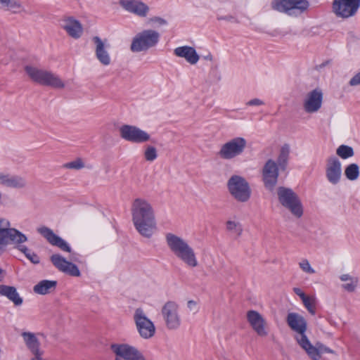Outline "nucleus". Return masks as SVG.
<instances>
[{
	"label": "nucleus",
	"instance_id": "nucleus-1",
	"mask_svg": "<svg viewBox=\"0 0 360 360\" xmlns=\"http://www.w3.org/2000/svg\"><path fill=\"white\" fill-rule=\"evenodd\" d=\"M132 221L137 231L146 238L153 234L156 223L151 205L146 200L137 198L131 207Z\"/></svg>",
	"mask_w": 360,
	"mask_h": 360
},
{
	"label": "nucleus",
	"instance_id": "nucleus-2",
	"mask_svg": "<svg viewBox=\"0 0 360 360\" xmlns=\"http://www.w3.org/2000/svg\"><path fill=\"white\" fill-rule=\"evenodd\" d=\"M25 71L33 82L41 85L49 86L55 89H62L65 86V84L61 79L51 71L39 69L32 65H26Z\"/></svg>",
	"mask_w": 360,
	"mask_h": 360
},
{
	"label": "nucleus",
	"instance_id": "nucleus-3",
	"mask_svg": "<svg viewBox=\"0 0 360 360\" xmlns=\"http://www.w3.org/2000/svg\"><path fill=\"white\" fill-rule=\"evenodd\" d=\"M230 195L239 202H247L251 197L252 190L248 181L240 175L231 176L227 181Z\"/></svg>",
	"mask_w": 360,
	"mask_h": 360
},
{
	"label": "nucleus",
	"instance_id": "nucleus-4",
	"mask_svg": "<svg viewBox=\"0 0 360 360\" xmlns=\"http://www.w3.org/2000/svg\"><path fill=\"white\" fill-rule=\"evenodd\" d=\"M280 203L288 208L292 214L300 218L303 214L302 205L297 195L289 188L280 186L277 189Z\"/></svg>",
	"mask_w": 360,
	"mask_h": 360
},
{
	"label": "nucleus",
	"instance_id": "nucleus-5",
	"mask_svg": "<svg viewBox=\"0 0 360 360\" xmlns=\"http://www.w3.org/2000/svg\"><path fill=\"white\" fill-rule=\"evenodd\" d=\"M271 8L289 15H298L307 11L309 7L307 0H274Z\"/></svg>",
	"mask_w": 360,
	"mask_h": 360
},
{
	"label": "nucleus",
	"instance_id": "nucleus-6",
	"mask_svg": "<svg viewBox=\"0 0 360 360\" xmlns=\"http://www.w3.org/2000/svg\"><path fill=\"white\" fill-rule=\"evenodd\" d=\"M160 34L153 30H146L133 38L131 44L132 52H141L155 46L159 41Z\"/></svg>",
	"mask_w": 360,
	"mask_h": 360
},
{
	"label": "nucleus",
	"instance_id": "nucleus-7",
	"mask_svg": "<svg viewBox=\"0 0 360 360\" xmlns=\"http://www.w3.org/2000/svg\"><path fill=\"white\" fill-rule=\"evenodd\" d=\"M360 8V0H333L331 11L337 18L347 20L354 17Z\"/></svg>",
	"mask_w": 360,
	"mask_h": 360
},
{
	"label": "nucleus",
	"instance_id": "nucleus-8",
	"mask_svg": "<svg viewBox=\"0 0 360 360\" xmlns=\"http://www.w3.org/2000/svg\"><path fill=\"white\" fill-rule=\"evenodd\" d=\"M247 141L243 137H235L222 144L217 153L222 160H232L244 152Z\"/></svg>",
	"mask_w": 360,
	"mask_h": 360
},
{
	"label": "nucleus",
	"instance_id": "nucleus-9",
	"mask_svg": "<svg viewBox=\"0 0 360 360\" xmlns=\"http://www.w3.org/2000/svg\"><path fill=\"white\" fill-rule=\"evenodd\" d=\"M133 318L137 331L142 338L149 339L154 336L155 325L141 308L135 310Z\"/></svg>",
	"mask_w": 360,
	"mask_h": 360
},
{
	"label": "nucleus",
	"instance_id": "nucleus-10",
	"mask_svg": "<svg viewBox=\"0 0 360 360\" xmlns=\"http://www.w3.org/2000/svg\"><path fill=\"white\" fill-rule=\"evenodd\" d=\"M120 134L123 139L136 143H144L150 139V135L146 131L133 125H122L120 128Z\"/></svg>",
	"mask_w": 360,
	"mask_h": 360
},
{
	"label": "nucleus",
	"instance_id": "nucleus-11",
	"mask_svg": "<svg viewBox=\"0 0 360 360\" xmlns=\"http://www.w3.org/2000/svg\"><path fill=\"white\" fill-rule=\"evenodd\" d=\"M262 175L265 188L270 191H273L278 178L277 164L271 159L268 160L262 168Z\"/></svg>",
	"mask_w": 360,
	"mask_h": 360
},
{
	"label": "nucleus",
	"instance_id": "nucleus-12",
	"mask_svg": "<svg viewBox=\"0 0 360 360\" xmlns=\"http://www.w3.org/2000/svg\"><path fill=\"white\" fill-rule=\"evenodd\" d=\"M179 307L176 302L169 301L162 308L161 313L169 329L177 328L180 324Z\"/></svg>",
	"mask_w": 360,
	"mask_h": 360
},
{
	"label": "nucleus",
	"instance_id": "nucleus-13",
	"mask_svg": "<svg viewBox=\"0 0 360 360\" xmlns=\"http://www.w3.org/2000/svg\"><path fill=\"white\" fill-rule=\"evenodd\" d=\"M286 322L292 330L297 333L295 339L298 342L304 336L307 329V322L305 318L298 313L291 312L287 315Z\"/></svg>",
	"mask_w": 360,
	"mask_h": 360
},
{
	"label": "nucleus",
	"instance_id": "nucleus-14",
	"mask_svg": "<svg viewBox=\"0 0 360 360\" xmlns=\"http://www.w3.org/2000/svg\"><path fill=\"white\" fill-rule=\"evenodd\" d=\"M110 349L116 356L124 360H146L136 348L127 344H112Z\"/></svg>",
	"mask_w": 360,
	"mask_h": 360
},
{
	"label": "nucleus",
	"instance_id": "nucleus-15",
	"mask_svg": "<svg viewBox=\"0 0 360 360\" xmlns=\"http://www.w3.org/2000/svg\"><path fill=\"white\" fill-rule=\"evenodd\" d=\"M323 95L322 90L319 88H316L307 93L303 101L304 111L307 113L319 111L322 105Z\"/></svg>",
	"mask_w": 360,
	"mask_h": 360
},
{
	"label": "nucleus",
	"instance_id": "nucleus-16",
	"mask_svg": "<svg viewBox=\"0 0 360 360\" xmlns=\"http://www.w3.org/2000/svg\"><path fill=\"white\" fill-rule=\"evenodd\" d=\"M52 264L60 271L68 274L71 276H80V271L73 263L67 261L64 257L58 254L51 255L50 258Z\"/></svg>",
	"mask_w": 360,
	"mask_h": 360
},
{
	"label": "nucleus",
	"instance_id": "nucleus-17",
	"mask_svg": "<svg viewBox=\"0 0 360 360\" xmlns=\"http://www.w3.org/2000/svg\"><path fill=\"white\" fill-rule=\"evenodd\" d=\"M247 319L255 332L260 337H266L268 335L266 328V321L257 311L250 310L247 312Z\"/></svg>",
	"mask_w": 360,
	"mask_h": 360
},
{
	"label": "nucleus",
	"instance_id": "nucleus-18",
	"mask_svg": "<svg viewBox=\"0 0 360 360\" xmlns=\"http://www.w3.org/2000/svg\"><path fill=\"white\" fill-rule=\"evenodd\" d=\"M37 231L52 245L59 248L63 251L71 252V248L68 243L62 238L55 234L51 229L46 226H41L37 229Z\"/></svg>",
	"mask_w": 360,
	"mask_h": 360
},
{
	"label": "nucleus",
	"instance_id": "nucleus-19",
	"mask_svg": "<svg viewBox=\"0 0 360 360\" xmlns=\"http://www.w3.org/2000/svg\"><path fill=\"white\" fill-rule=\"evenodd\" d=\"M120 6L129 13L144 18L149 12V7L139 0H120Z\"/></svg>",
	"mask_w": 360,
	"mask_h": 360
},
{
	"label": "nucleus",
	"instance_id": "nucleus-20",
	"mask_svg": "<svg viewBox=\"0 0 360 360\" xmlns=\"http://www.w3.org/2000/svg\"><path fill=\"white\" fill-rule=\"evenodd\" d=\"M21 335L25 345L33 355L31 360H39L42 358L44 351L40 349V342L35 334L31 332H23Z\"/></svg>",
	"mask_w": 360,
	"mask_h": 360
},
{
	"label": "nucleus",
	"instance_id": "nucleus-21",
	"mask_svg": "<svg viewBox=\"0 0 360 360\" xmlns=\"http://www.w3.org/2000/svg\"><path fill=\"white\" fill-rule=\"evenodd\" d=\"M342 174L341 163L335 157L328 159L326 174L328 181L333 184H337L340 179Z\"/></svg>",
	"mask_w": 360,
	"mask_h": 360
},
{
	"label": "nucleus",
	"instance_id": "nucleus-22",
	"mask_svg": "<svg viewBox=\"0 0 360 360\" xmlns=\"http://www.w3.org/2000/svg\"><path fill=\"white\" fill-rule=\"evenodd\" d=\"M0 236L8 237L13 242H20L23 238L22 233L19 230L11 228L10 221L6 219L0 217Z\"/></svg>",
	"mask_w": 360,
	"mask_h": 360
},
{
	"label": "nucleus",
	"instance_id": "nucleus-23",
	"mask_svg": "<svg viewBox=\"0 0 360 360\" xmlns=\"http://www.w3.org/2000/svg\"><path fill=\"white\" fill-rule=\"evenodd\" d=\"M181 261L191 269L199 265L194 250L183 240H181Z\"/></svg>",
	"mask_w": 360,
	"mask_h": 360
},
{
	"label": "nucleus",
	"instance_id": "nucleus-24",
	"mask_svg": "<svg viewBox=\"0 0 360 360\" xmlns=\"http://www.w3.org/2000/svg\"><path fill=\"white\" fill-rule=\"evenodd\" d=\"M92 40L96 45L95 55L98 60L103 65H110L111 60L107 50L108 46H106L99 37H94Z\"/></svg>",
	"mask_w": 360,
	"mask_h": 360
},
{
	"label": "nucleus",
	"instance_id": "nucleus-25",
	"mask_svg": "<svg viewBox=\"0 0 360 360\" xmlns=\"http://www.w3.org/2000/svg\"><path fill=\"white\" fill-rule=\"evenodd\" d=\"M0 184L13 188H22L26 186V181L20 176L0 172Z\"/></svg>",
	"mask_w": 360,
	"mask_h": 360
},
{
	"label": "nucleus",
	"instance_id": "nucleus-26",
	"mask_svg": "<svg viewBox=\"0 0 360 360\" xmlns=\"http://www.w3.org/2000/svg\"><path fill=\"white\" fill-rule=\"evenodd\" d=\"M61 26L74 39H79L82 36L83 32L82 25L72 18L65 19Z\"/></svg>",
	"mask_w": 360,
	"mask_h": 360
},
{
	"label": "nucleus",
	"instance_id": "nucleus-27",
	"mask_svg": "<svg viewBox=\"0 0 360 360\" xmlns=\"http://www.w3.org/2000/svg\"><path fill=\"white\" fill-rule=\"evenodd\" d=\"M0 295L7 297L15 306H20L23 300L13 286L0 285Z\"/></svg>",
	"mask_w": 360,
	"mask_h": 360
},
{
	"label": "nucleus",
	"instance_id": "nucleus-28",
	"mask_svg": "<svg viewBox=\"0 0 360 360\" xmlns=\"http://www.w3.org/2000/svg\"><path fill=\"white\" fill-rule=\"evenodd\" d=\"M297 343L306 351L308 356L312 360H319L321 359V356L319 354L318 346L312 345L307 336H304Z\"/></svg>",
	"mask_w": 360,
	"mask_h": 360
},
{
	"label": "nucleus",
	"instance_id": "nucleus-29",
	"mask_svg": "<svg viewBox=\"0 0 360 360\" xmlns=\"http://www.w3.org/2000/svg\"><path fill=\"white\" fill-rule=\"evenodd\" d=\"M56 285V281L43 280L34 286L33 290L39 295H46L54 290Z\"/></svg>",
	"mask_w": 360,
	"mask_h": 360
},
{
	"label": "nucleus",
	"instance_id": "nucleus-30",
	"mask_svg": "<svg viewBox=\"0 0 360 360\" xmlns=\"http://www.w3.org/2000/svg\"><path fill=\"white\" fill-rule=\"evenodd\" d=\"M181 58H185L189 64L195 65L200 59V56L193 47L184 46H181Z\"/></svg>",
	"mask_w": 360,
	"mask_h": 360
},
{
	"label": "nucleus",
	"instance_id": "nucleus-31",
	"mask_svg": "<svg viewBox=\"0 0 360 360\" xmlns=\"http://www.w3.org/2000/svg\"><path fill=\"white\" fill-rule=\"evenodd\" d=\"M166 240L170 250L177 257H180V238L169 233L166 234Z\"/></svg>",
	"mask_w": 360,
	"mask_h": 360
},
{
	"label": "nucleus",
	"instance_id": "nucleus-32",
	"mask_svg": "<svg viewBox=\"0 0 360 360\" xmlns=\"http://www.w3.org/2000/svg\"><path fill=\"white\" fill-rule=\"evenodd\" d=\"M226 229L229 233L235 234L237 237H240L243 231L240 222L233 219H229L226 221Z\"/></svg>",
	"mask_w": 360,
	"mask_h": 360
},
{
	"label": "nucleus",
	"instance_id": "nucleus-33",
	"mask_svg": "<svg viewBox=\"0 0 360 360\" xmlns=\"http://www.w3.org/2000/svg\"><path fill=\"white\" fill-rule=\"evenodd\" d=\"M290 154V147L288 144H285L281 149L280 154L278 155L277 162L278 167H280L281 169L285 170L289 158Z\"/></svg>",
	"mask_w": 360,
	"mask_h": 360
},
{
	"label": "nucleus",
	"instance_id": "nucleus-34",
	"mask_svg": "<svg viewBox=\"0 0 360 360\" xmlns=\"http://www.w3.org/2000/svg\"><path fill=\"white\" fill-rule=\"evenodd\" d=\"M21 7V4L15 0H0V9L18 13Z\"/></svg>",
	"mask_w": 360,
	"mask_h": 360
},
{
	"label": "nucleus",
	"instance_id": "nucleus-35",
	"mask_svg": "<svg viewBox=\"0 0 360 360\" xmlns=\"http://www.w3.org/2000/svg\"><path fill=\"white\" fill-rule=\"evenodd\" d=\"M302 301L308 312L311 315H314L317 304L316 298L314 296L306 295Z\"/></svg>",
	"mask_w": 360,
	"mask_h": 360
},
{
	"label": "nucleus",
	"instance_id": "nucleus-36",
	"mask_svg": "<svg viewBox=\"0 0 360 360\" xmlns=\"http://www.w3.org/2000/svg\"><path fill=\"white\" fill-rule=\"evenodd\" d=\"M346 177L351 181L357 179L359 176V167L357 164L352 163L349 165L345 170Z\"/></svg>",
	"mask_w": 360,
	"mask_h": 360
},
{
	"label": "nucleus",
	"instance_id": "nucleus-37",
	"mask_svg": "<svg viewBox=\"0 0 360 360\" xmlns=\"http://www.w3.org/2000/svg\"><path fill=\"white\" fill-rule=\"evenodd\" d=\"M336 153L340 158L347 159L354 155V150L350 146L342 145L338 147Z\"/></svg>",
	"mask_w": 360,
	"mask_h": 360
},
{
	"label": "nucleus",
	"instance_id": "nucleus-38",
	"mask_svg": "<svg viewBox=\"0 0 360 360\" xmlns=\"http://www.w3.org/2000/svg\"><path fill=\"white\" fill-rule=\"evenodd\" d=\"M22 235H23V238H25V240L22 239V241H20V242H13L12 240H10V244L15 245V247H16L19 251L22 252L25 255V257H27V255L31 251L25 245H22V243L27 241V237L24 233H22Z\"/></svg>",
	"mask_w": 360,
	"mask_h": 360
},
{
	"label": "nucleus",
	"instance_id": "nucleus-39",
	"mask_svg": "<svg viewBox=\"0 0 360 360\" xmlns=\"http://www.w3.org/2000/svg\"><path fill=\"white\" fill-rule=\"evenodd\" d=\"M144 157L147 161H154L158 157L156 148L151 146H148L144 152Z\"/></svg>",
	"mask_w": 360,
	"mask_h": 360
},
{
	"label": "nucleus",
	"instance_id": "nucleus-40",
	"mask_svg": "<svg viewBox=\"0 0 360 360\" xmlns=\"http://www.w3.org/2000/svg\"><path fill=\"white\" fill-rule=\"evenodd\" d=\"M65 168L72 169H81L84 167V164L81 158H77L74 161L68 162L63 165Z\"/></svg>",
	"mask_w": 360,
	"mask_h": 360
},
{
	"label": "nucleus",
	"instance_id": "nucleus-41",
	"mask_svg": "<svg viewBox=\"0 0 360 360\" xmlns=\"http://www.w3.org/2000/svg\"><path fill=\"white\" fill-rule=\"evenodd\" d=\"M299 266L300 269L305 273L312 274L315 273L313 268L311 267L310 264L307 259H302L300 263Z\"/></svg>",
	"mask_w": 360,
	"mask_h": 360
},
{
	"label": "nucleus",
	"instance_id": "nucleus-42",
	"mask_svg": "<svg viewBox=\"0 0 360 360\" xmlns=\"http://www.w3.org/2000/svg\"><path fill=\"white\" fill-rule=\"evenodd\" d=\"M10 240L9 238L0 236V256L5 252L6 247L10 245Z\"/></svg>",
	"mask_w": 360,
	"mask_h": 360
},
{
	"label": "nucleus",
	"instance_id": "nucleus-43",
	"mask_svg": "<svg viewBox=\"0 0 360 360\" xmlns=\"http://www.w3.org/2000/svg\"><path fill=\"white\" fill-rule=\"evenodd\" d=\"M358 280H352L349 283L343 284L342 288L347 292H354L357 286Z\"/></svg>",
	"mask_w": 360,
	"mask_h": 360
},
{
	"label": "nucleus",
	"instance_id": "nucleus-44",
	"mask_svg": "<svg viewBox=\"0 0 360 360\" xmlns=\"http://www.w3.org/2000/svg\"><path fill=\"white\" fill-rule=\"evenodd\" d=\"M316 346H318L320 355L323 353L335 354V352L333 350L330 349L329 347L325 346L321 343H316Z\"/></svg>",
	"mask_w": 360,
	"mask_h": 360
},
{
	"label": "nucleus",
	"instance_id": "nucleus-45",
	"mask_svg": "<svg viewBox=\"0 0 360 360\" xmlns=\"http://www.w3.org/2000/svg\"><path fill=\"white\" fill-rule=\"evenodd\" d=\"M26 257L33 264L39 263V257L34 252H30Z\"/></svg>",
	"mask_w": 360,
	"mask_h": 360
},
{
	"label": "nucleus",
	"instance_id": "nucleus-46",
	"mask_svg": "<svg viewBox=\"0 0 360 360\" xmlns=\"http://www.w3.org/2000/svg\"><path fill=\"white\" fill-rule=\"evenodd\" d=\"M217 19L219 20H226V21L234 22L236 24H238L240 22L237 18H236L235 17H233L232 15L221 16V17H218Z\"/></svg>",
	"mask_w": 360,
	"mask_h": 360
},
{
	"label": "nucleus",
	"instance_id": "nucleus-47",
	"mask_svg": "<svg viewBox=\"0 0 360 360\" xmlns=\"http://www.w3.org/2000/svg\"><path fill=\"white\" fill-rule=\"evenodd\" d=\"M188 308L193 313H196L198 311V306L197 302L194 300H189L187 303Z\"/></svg>",
	"mask_w": 360,
	"mask_h": 360
},
{
	"label": "nucleus",
	"instance_id": "nucleus-48",
	"mask_svg": "<svg viewBox=\"0 0 360 360\" xmlns=\"http://www.w3.org/2000/svg\"><path fill=\"white\" fill-rule=\"evenodd\" d=\"M351 86H356L360 84V72L355 75L349 81Z\"/></svg>",
	"mask_w": 360,
	"mask_h": 360
},
{
	"label": "nucleus",
	"instance_id": "nucleus-49",
	"mask_svg": "<svg viewBox=\"0 0 360 360\" xmlns=\"http://www.w3.org/2000/svg\"><path fill=\"white\" fill-rule=\"evenodd\" d=\"M150 21L153 23L159 25H165L167 24V21L160 17H154L150 19Z\"/></svg>",
	"mask_w": 360,
	"mask_h": 360
},
{
	"label": "nucleus",
	"instance_id": "nucleus-50",
	"mask_svg": "<svg viewBox=\"0 0 360 360\" xmlns=\"http://www.w3.org/2000/svg\"><path fill=\"white\" fill-rule=\"evenodd\" d=\"M347 39L350 41H359V37L353 32H349L347 34Z\"/></svg>",
	"mask_w": 360,
	"mask_h": 360
},
{
	"label": "nucleus",
	"instance_id": "nucleus-51",
	"mask_svg": "<svg viewBox=\"0 0 360 360\" xmlns=\"http://www.w3.org/2000/svg\"><path fill=\"white\" fill-rule=\"evenodd\" d=\"M263 104L264 102L259 98L252 99L247 103L248 105H261Z\"/></svg>",
	"mask_w": 360,
	"mask_h": 360
},
{
	"label": "nucleus",
	"instance_id": "nucleus-52",
	"mask_svg": "<svg viewBox=\"0 0 360 360\" xmlns=\"http://www.w3.org/2000/svg\"><path fill=\"white\" fill-rule=\"evenodd\" d=\"M340 278L342 281H352V280H358L357 278L352 277L349 274H342L340 276Z\"/></svg>",
	"mask_w": 360,
	"mask_h": 360
},
{
	"label": "nucleus",
	"instance_id": "nucleus-53",
	"mask_svg": "<svg viewBox=\"0 0 360 360\" xmlns=\"http://www.w3.org/2000/svg\"><path fill=\"white\" fill-rule=\"evenodd\" d=\"M294 292L302 300L307 295L299 288H293Z\"/></svg>",
	"mask_w": 360,
	"mask_h": 360
},
{
	"label": "nucleus",
	"instance_id": "nucleus-54",
	"mask_svg": "<svg viewBox=\"0 0 360 360\" xmlns=\"http://www.w3.org/2000/svg\"><path fill=\"white\" fill-rule=\"evenodd\" d=\"M330 60H326L325 62L321 63L320 65H316V68L317 70H321L323 68H324L325 66L328 65V64H330Z\"/></svg>",
	"mask_w": 360,
	"mask_h": 360
},
{
	"label": "nucleus",
	"instance_id": "nucleus-55",
	"mask_svg": "<svg viewBox=\"0 0 360 360\" xmlns=\"http://www.w3.org/2000/svg\"><path fill=\"white\" fill-rule=\"evenodd\" d=\"M174 53L176 56L180 57V47H177L174 49Z\"/></svg>",
	"mask_w": 360,
	"mask_h": 360
},
{
	"label": "nucleus",
	"instance_id": "nucleus-56",
	"mask_svg": "<svg viewBox=\"0 0 360 360\" xmlns=\"http://www.w3.org/2000/svg\"><path fill=\"white\" fill-rule=\"evenodd\" d=\"M4 278V271L0 268V281H2Z\"/></svg>",
	"mask_w": 360,
	"mask_h": 360
},
{
	"label": "nucleus",
	"instance_id": "nucleus-57",
	"mask_svg": "<svg viewBox=\"0 0 360 360\" xmlns=\"http://www.w3.org/2000/svg\"><path fill=\"white\" fill-rule=\"evenodd\" d=\"M70 259L71 260H74V261H77L76 258L75 257V256L73 255L71 256Z\"/></svg>",
	"mask_w": 360,
	"mask_h": 360
},
{
	"label": "nucleus",
	"instance_id": "nucleus-58",
	"mask_svg": "<svg viewBox=\"0 0 360 360\" xmlns=\"http://www.w3.org/2000/svg\"><path fill=\"white\" fill-rule=\"evenodd\" d=\"M115 360H122V358L120 356H116V358Z\"/></svg>",
	"mask_w": 360,
	"mask_h": 360
}]
</instances>
